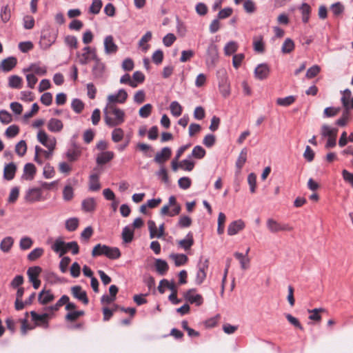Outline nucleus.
I'll use <instances>...</instances> for the list:
<instances>
[{
    "mask_svg": "<svg viewBox=\"0 0 353 353\" xmlns=\"http://www.w3.org/2000/svg\"><path fill=\"white\" fill-rule=\"evenodd\" d=\"M192 183V181L189 177L183 176L179 179L178 184L179 186L183 190L188 189Z\"/></svg>",
    "mask_w": 353,
    "mask_h": 353,
    "instance_id": "774afa93",
    "label": "nucleus"
},
{
    "mask_svg": "<svg viewBox=\"0 0 353 353\" xmlns=\"http://www.w3.org/2000/svg\"><path fill=\"white\" fill-rule=\"evenodd\" d=\"M194 168V162L189 160L184 159L180 161V168L185 171L190 172Z\"/></svg>",
    "mask_w": 353,
    "mask_h": 353,
    "instance_id": "bf43d9fd",
    "label": "nucleus"
},
{
    "mask_svg": "<svg viewBox=\"0 0 353 353\" xmlns=\"http://www.w3.org/2000/svg\"><path fill=\"white\" fill-rule=\"evenodd\" d=\"M114 154L111 151L103 152L97 158V163L102 165L107 163L114 158Z\"/></svg>",
    "mask_w": 353,
    "mask_h": 353,
    "instance_id": "a878e982",
    "label": "nucleus"
},
{
    "mask_svg": "<svg viewBox=\"0 0 353 353\" xmlns=\"http://www.w3.org/2000/svg\"><path fill=\"white\" fill-rule=\"evenodd\" d=\"M71 294L74 298L82 302L84 305H88L89 299L87 293L80 285H74L71 288Z\"/></svg>",
    "mask_w": 353,
    "mask_h": 353,
    "instance_id": "9b49d317",
    "label": "nucleus"
},
{
    "mask_svg": "<svg viewBox=\"0 0 353 353\" xmlns=\"http://www.w3.org/2000/svg\"><path fill=\"white\" fill-rule=\"evenodd\" d=\"M103 6L101 0H92V4L89 8V12L94 14L99 13Z\"/></svg>",
    "mask_w": 353,
    "mask_h": 353,
    "instance_id": "09e8293b",
    "label": "nucleus"
},
{
    "mask_svg": "<svg viewBox=\"0 0 353 353\" xmlns=\"http://www.w3.org/2000/svg\"><path fill=\"white\" fill-rule=\"evenodd\" d=\"M41 198V190L37 188L28 190L25 196L26 201L30 203L40 201Z\"/></svg>",
    "mask_w": 353,
    "mask_h": 353,
    "instance_id": "a211bd4d",
    "label": "nucleus"
},
{
    "mask_svg": "<svg viewBox=\"0 0 353 353\" xmlns=\"http://www.w3.org/2000/svg\"><path fill=\"white\" fill-rule=\"evenodd\" d=\"M353 96H352V92L349 89H346L343 92V96L341 97V102L345 109L350 110V101H351V99H352Z\"/></svg>",
    "mask_w": 353,
    "mask_h": 353,
    "instance_id": "4c0bfd02",
    "label": "nucleus"
},
{
    "mask_svg": "<svg viewBox=\"0 0 353 353\" xmlns=\"http://www.w3.org/2000/svg\"><path fill=\"white\" fill-rule=\"evenodd\" d=\"M296 101V97L288 96L284 98H278L276 99V104L280 106L288 107L293 104Z\"/></svg>",
    "mask_w": 353,
    "mask_h": 353,
    "instance_id": "c9c22d12",
    "label": "nucleus"
},
{
    "mask_svg": "<svg viewBox=\"0 0 353 353\" xmlns=\"http://www.w3.org/2000/svg\"><path fill=\"white\" fill-rule=\"evenodd\" d=\"M104 49L107 54H115L118 50V46L114 42V38L112 35L107 36L104 39Z\"/></svg>",
    "mask_w": 353,
    "mask_h": 353,
    "instance_id": "f3484780",
    "label": "nucleus"
},
{
    "mask_svg": "<svg viewBox=\"0 0 353 353\" xmlns=\"http://www.w3.org/2000/svg\"><path fill=\"white\" fill-rule=\"evenodd\" d=\"M294 48L295 44L292 39L287 38L282 45L281 52L283 54H290L294 51Z\"/></svg>",
    "mask_w": 353,
    "mask_h": 353,
    "instance_id": "72a5a7b5",
    "label": "nucleus"
},
{
    "mask_svg": "<svg viewBox=\"0 0 353 353\" xmlns=\"http://www.w3.org/2000/svg\"><path fill=\"white\" fill-rule=\"evenodd\" d=\"M14 244V239L11 236L5 237L0 243V249L3 252H9Z\"/></svg>",
    "mask_w": 353,
    "mask_h": 353,
    "instance_id": "c756f323",
    "label": "nucleus"
},
{
    "mask_svg": "<svg viewBox=\"0 0 353 353\" xmlns=\"http://www.w3.org/2000/svg\"><path fill=\"white\" fill-rule=\"evenodd\" d=\"M270 67L266 63H261L254 70V77L259 80H264L269 77Z\"/></svg>",
    "mask_w": 353,
    "mask_h": 353,
    "instance_id": "ddd939ff",
    "label": "nucleus"
},
{
    "mask_svg": "<svg viewBox=\"0 0 353 353\" xmlns=\"http://www.w3.org/2000/svg\"><path fill=\"white\" fill-rule=\"evenodd\" d=\"M17 60L15 57H8L3 59L0 65V68L4 72H9L17 65Z\"/></svg>",
    "mask_w": 353,
    "mask_h": 353,
    "instance_id": "6ab92c4d",
    "label": "nucleus"
},
{
    "mask_svg": "<svg viewBox=\"0 0 353 353\" xmlns=\"http://www.w3.org/2000/svg\"><path fill=\"white\" fill-rule=\"evenodd\" d=\"M253 47L254 50L259 53H263L265 51L264 43L263 41V37L259 36L255 37L253 39Z\"/></svg>",
    "mask_w": 353,
    "mask_h": 353,
    "instance_id": "f704fd0d",
    "label": "nucleus"
},
{
    "mask_svg": "<svg viewBox=\"0 0 353 353\" xmlns=\"http://www.w3.org/2000/svg\"><path fill=\"white\" fill-rule=\"evenodd\" d=\"M103 112L105 123L110 128L120 125L125 121L124 111L114 104H107Z\"/></svg>",
    "mask_w": 353,
    "mask_h": 353,
    "instance_id": "f257e3e1",
    "label": "nucleus"
},
{
    "mask_svg": "<svg viewBox=\"0 0 353 353\" xmlns=\"http://www.w3.org/2000/svg\"><path fill=\"white\" fill-rule=\"evenodd\" d=\"M238 44L235 41H230L228 42L225 46L224 47V52L227 56H230L234 54L238 50Z\"/></svg>",
    "mask_w": 353,
    "mask_h": 353,
    "instance_id": "c03bdc74",
    "label": "nucleus"
},
{
    "mask_svg": "<svg viewBox=\"0 0 353 353\" xmlns=\"http://www.w3.org/2000/svg\"><path fill=\"white\" fill-rule=\"evenodd\" d=\"M266 225L268 230L272 233L288 231L293 230V227L288 223L278 222L273 219H268L266 221Z\"/></svg>",
    "mask_w": 353,
    "mask_h": 353,
    "instance_id": "20e7f679",
    "label": "nucleus"
},
{
    "mask_svg": "<svg viewBox=\"0 0 353 353\" xmlns=\"http://www.w3.org/2000/svg\"><path fill=\"white\" fill-rule=\"evenodd\" d=\"M33 244V241L29 237H23L20 240L19 246L21 250H26L30 249Z\"/></svg>",
    "mask_w": 353,
    "mask_h": 353,
    "instance_id": "338daca9",
    "label": "nucleus"
},
{
    "mask_svg": "<svg viewBox=\"0 0 353 353\" xmlns=\"http://www.w3.org/2000/svg\"><path fill=\"white\" fill-rule=\"evenodd\" d=\"M134 236V231L129 227H125L122 232V238L124 242L130 243L132 241Z\"/></svg>",
    "mask_w": 353,
    "mask_h": 353,
    "instance_id": "de8ad7c7",
    "label": "nucleus"
},
{
    "mask_svg": "<svg viewBox=\"0 0 353 353\" xmlns=\"http://www.w3.org/2000/svg\"><path fill=\"white\" fill-rule=\"evenodd\" d=\"M155 268L158 273L161 275H164L169 269L168 263L160 259H156Z\"/></svg>",
    "mask_w": 353,
    "mask_h": 353,
    "instance_id": "7c9ffc66",
    "label": "nucleus"
},
{
    "mask_svg": "<svg viewBox=\"0 0 353 353\" xmlns=\"http://www.w3.org/2000/svg\"><path fill=\"white\" fill-rule=\"evenodd\" d=\"M247 155H248V149L243 148L241 151L239 156L236 162V166L239 170H241L244 165L245 163L247 161Z\"/></svg>",
    "mask_w": 353,
    "mask_h": 353,
    "instance_id": "e433bc0d",
    "label": "nucleus"
},
{
    "mask_svg": "<svg viewBox=\"0 0 353 353\" xmlns=\"http://www.w3.org/2000/svg\"><path fill=\"white\" fill-rule=\"evenodd\" d=\"M172 155V150L168 147H165L162 150L157 152L154 157V161L159 164H163L167 161Z\"/></svg>",
    "mask_w": 353,
    "mask_h": 353,
    "instance_id": "4468645a",
    "label": "nucleus"
},
{
    "mask_svg": "<svg viewBox=\"0 0 353 353\" xmlns=\"http://www.w3.org/2000/svg\"><path fill=\"white\" fill-rule=\"evenodd\" d=\"M82 209L85 212H92L96 208V201L94 198H88L82 201Z\"/></svg>",
    "mask_w": 353,
    "mask_h": 353,
    "instance_id": "473e14b6",
    "label": "nucleus"
},
{
    "mask_svg": "<svg viewBox=\"0 0 353 353\" xmlns=\"http://www.w3.org/2000/svg\"><path fill=\"white\" fill-rule=\"evenodd\" d=\"M23 80L17 75H12L9 77V86L12 88L19 89L22 87Z\"/></svg>",
    "mask_w": 353,
    "mask_h": 353,
    "instance_id": "ea45409f",
    "label": "nucleus"
},
{
    "mask_svg": "<svg viewBox=\"0 0 353 353\" xmlns=\"http://www.w3.org/2000/svg\"><path fill=\"white\" fill-rule=\"evenodd\" d=\"M69 301L70 299L67 295H63L55 305L46 307L45 310L52 314L53 312L57 311L60 307L65 305Z\"/></svg>",
    "mask_w": 353,
    "mask_h": 353,
    "instance_id": "bb28decb",
    "label": "nucleus"
},
{
    "mask_svg": "<svg viewBox=\"0 0 353 353\" xmlns=\"http://www.w3.org/2000/svg\"><path fill=\"white\" fill-rule=\"evenodd\" d=\"M37 139L50 151H54L57 143L55 138H50L44 130H41L38 132Z\"/></svg>",
    "mask_w": 353,
    "mask_h": 353,
    "instance_id": "0eeeda50",
    "label": "nucleus"
},
{
    "mask_svg": "<svg viewBox=\"0 0 353 353\" xmlns=\"http://www.w3.org/2000/svg\"><path fill=\"white\" fill-rule=\"evenodd\" d=\"M19 132V128L16 125H12L9 126L6 130V135L9 138H12L16 137Z\"/></svg>",
    "mask_w": 353,
    "mask_h": 353,
    "instance_id": "69168bd1",
    "label": "nucleus"
},
{
    "mask_svg": "<svg viewBox=\"0 0 353 353\" xmlns=\"http://www.w3.org/2000/svg\"><path fill=\"white\" fill-rule=\"evenodd\" d=\"M24 71L32 72L38 75H44L47 72L46 67L41 66L39 63L31 64L28 68L25 69Z\"/></svg>",
    "mask_w": 353,
    "mask_h": 353,
    "instance_id": "2f4dec72",
    "label": "nucleus"
},
{
    "mask_svg": "<svg viewBox=\"0 0 353 353\" xmlns=\"http://www.w3.org/2000/svg\"><path fill=\"white\" fill-rule=\"evenodd\" d=\"M79 225V221L77 218H72L67 220L65 228L68 231H74Z\"/></svg>",
    "mask_w": 353,
    "mask_h": 353,
    "instance_id": "0e129e2a",
    "label": "nucleus"
},
{
    "mask_svg": "<svg viewBox=\"0 0 353 353\" xmlns=\"http://www.w3.org/2000/svg\"><path fill=\"white\" fill-rule=\"evenodd\" d=\"M234 256L236 259L239 260L241 267L243 270H247L249 268L250 259L248 257L239 252H235Z\"/></svg>",
    "mask_w": 353,
    "mask_h": 353,
    "instance_id": "a19ab883",
    "label": "nucleus"
},
{
    "mask_svg": "<svg viewBox=\"0 0 353 353\" xmlns=\"http://www.w3.org/2000/svg\"><path fill=\"white\" fill-rule=\"evenodd\" d=\"M321 71V68L317 65H314L312 67H310L306 72L305 77L307 79H312L318 75V74Z\"/></svg>",
    "mask_w": 353,
    "mask_h": 353,
    "instance_id": "052dcab7",
    "label": "nucleus"
},
{
    "mask_svg": "<svg viewBox=\"0 0 353 353\" xmlns=\"http://www.w3.org/2000/svg\"><path fill=\"white\" fill-rule=\"evenodd\" d=\"M196 291L194 288L190 289L185 292L184 298L190 303L199 306L203 304V299L201 294H196Z\"/></svg>",
    "mask_w": 353,
    "mask_h": 353,
    "instance_id": "1a4fd4ad",
    "label": "nucleus"
},
{
    "mask_svg": "<svg viewBox=\"0 0 353 353\" xmlns=\"http://www.w3.org/2000/svg\"><path fill=\"white\" fill-rule=\"evenodd\" d=\"M24 173L28 175L27 179H32L36 172V168L32 163H26L24 166Z\"/></svg>",
    "mask_w": 353,
    "mask_h": 353,
    "instance_id": "3c124183",
    "label": "nucleus"
},
{
    "mask_svg": "<svg viewBox=\"0 0 353 353\" xmlns=\"http://www.w3.org/2000/svg\"><path fill=\"white\" fill-rule=\"evenodd\" d=\"M53 152H51L48 150V151H46L43 149H42L41 147L37 145L35 147V157L34 160L39 163H42V161L39 159V156L40 154H42L45 156L46 159H49L50 156L52 155Z\"/></svg>",
    "mask_w": 353,
    "mask_h": 353,
    "instance_id": "58836bf2",
    "label": "nucleus"
},
{
    "mask_svg": "<svg viewBox=\"0 0 353 353\" xmlns=\"http://www.w3.org/2000/svg\"><path fill=\"white\" fill-rule=\"evenodd\" d=\"M83 314V311H74L72 312H69L65 315V320L68 321L73 322Z\"/></svg>",
    "mask_w": 353,
    "mask_h": 353,
    "instance_id": "e2e57ef3",
    "label": "nucleus"
},
{
    "mask_svg": "<svg viewBox=\"0 0 353 353\" xmlns=\"http://www.w3.org/2000/svg\"><path fill=\"white\" fill-rule=\"evenodd\" d=\"M81 155V151L77 148L69 149L66 152V157L70 162L76 161Z\"/></svg>",
    "mask_w": 353,
    "mask_h": 353,
    "instance_id": "37998d69",
    "label": "nucleus"
},
{
    "mask_svg": "<svg viewBox=\"0 0 353 353\" xmlns=\"http://www.w3.org/2000/svg\"><path fill=\"white\" fill-rule=\"evenodd\" d=\"M299 10L301 12L303 22L304 23H307L309 21L310 16L312 12L310 6L307 3H303Z\"/></svg>",
    "mask_w": 353,
    "mask_h": 353,
    "instance_id": "cd10ccee",
    "label": "nucleus"
},
{
    "mask_svg": "<svg viewBox=\"0 0 353 353\" xmlns=\"http://www.w3.org/2000/svg\"><path fill=\"white\" fill-rule=\"evenodd\" d=\"M65 43L72 49H77L78 48V40L76 37L72 35H68L64 39Z\"/></svg>",
    "mask_w": 353,
    "mask_h": 353,
    "instance_id": "4d7b16f0",
    "label": "nucleus"
},
{
    "mask_svg": "<svg viewBox=\"0 0 353 353\" xmlns=\"http://www.w3.org/2000/svg\"><path fill=\"white\" fill-rule=\"evenodd\" d=\"M54 299V296L50 290H43L39 294L38 301L42 305H46Z\"/></svg>",
    "mask_w": 353,
    "mask_h": 353,
    "instance_id": "aec40b11",
    "label": "nucleus"
},
{
    "mask_svg": "<svg viewBox=\"0 0 353 353\" xmlns=\"http://www.w3.org/2000/svg\"><path fill=\"white\" fill-rule=\"evenodd\" d=\"M102 255L105 256L110 259H117L121 256V252L117 248H112L99 243L93 248L92 256L97 257Z\"/></svg>",
    "mask_w": 353,
    "mask_h": 353,
    "instance_id": "7ed1b4c3",
    "label": "nucleus"
},
{
    "mask_svg": "<svg viewBox=\"0 0 353 353\" xmlns=\"http://www.w3.org/2000/svg\"><path fill=\"white\" fill-rule=\"evenodd\" d=\"M209 266V261L205 259L203 262H200L198 265V271L196 276V283L201 285L206 278L207 270Z\"/></svg>",
    "mask_w": 353,
    "mask_h": 353,
    "instance_id": "9d476101",
    "label": "nucleus"
},
{
    "mask_svg": "<svg viewBox=\"0 0 353 353\" xmlns=\"http://www.w3.org/2000/svg\"><path fill=\"white\" fill-rule=\"evenodd\" d=\"M83 52H77V58L78 61L81 65L88 64L90 60H94L97 56L95 48H92L90 46H86L83 49Z\"/></svg>",
    "mask_w": 353,
    "mask_h": 353,
    "instance_id": "39448f33",
    "label": "nucleus"
},
{
    "mask_svg": "<svg viewBox=\"0 0 353 353\" xmlns=\"http://www.w3.org/2000/svg\"><path fill=\"white\" fill-rule=\"evenodd\" d=\"M17 171V166L14 163H10L5 165L3 170V177L8 181L14 179Z\"/></svg>",
    "mask_w": 353,
    "mask_h": 353,
    "instance_id": "412c9836",
    "label": "nucleus"
},
{
    "mask_svg": "<svg viewBox=\"0 0 353 353\" xmlns=\"http://www.w3.org/2000/svg\"><path fill=\"white\" fill-rule=\"evenodd\" d=\"M93 234V229L88 226L81 232V239L82 241L87 243Z\"/></svg>",
    "mask_w": 353,
    "mask_h": 353,
    "instance_id": "680f3d73",
    "label": "nucleus"
},
{
    "mask_svg": "<svg viewBox=\"0 0 353 353\" xmlns=\"http://www.w3.org/2000/svg\"><path fill=\"white\" fill-rule=\"evenodd\" d=\"M338 129L333 128L327 125H323L321 129V134L323 137H337Z\"/></svg>",
    "mask_w": 353,
    "mask_h": 353,
    "instance_id": "393cba45",
    "label": "nucleus"
},
{
    "mask_svg": "<svg viewBox=\"0 0 353 353\" xmlns=\"http://www.w3.org/2000/svg\"><path fill=\"white\" fill-rule=\"evenodd\" d=\"M94 61V64L92 70V75L96 79L103 77L105 69V64L98 57H97Z\"/></svg>",
    "mask_w": 353,
    "mask_h": 353,
    "instance_id": "2eb2a0df",
    "label": "nucleus"
},
{
    "mask_svg": "<svg viewBox=\"0 0 353 353\" xmlns=\"http://www.w3.org/2000/svg\"><path fill=\"white\" fill-rule=\"evenodd\" d=\"M205 150L201 146L196 145L193 148L191 157L201 159L205 157Z\"/></svg>",
    "mask_w": 353,
    "mask_h": 353,
    "instance_id": "864d4df0",
    "label": "nucleus"
},
{
    "mask_svg": "<svg viewBox=\"0 0 353 353\" xmlns=\"http://www.w3.org/2000/svg\"><path fill=\"white\" fill-rule=\"evenodd\" d=\"M170 109L173 116L178 117L182 114V106L177 101H172L170 103Z\"/></svg>",
    "mask_w": 353,
    "mask_h": 353,
    "instance_id": "49530a36",
    "label": "nucleus"
},
{
    "mask_svg": "<svg viewBox=\"0 0 353 353\" xmlns=\"http://www.w3.org/2000/svg\"><path fill=\"white\" fill-rule=\"evenodd\" d=\"M194 238L192 232H189L185 239H181L177 242L179 246L185 250H188L194 245Z\"/></svg>",
    "mask_w": 353,
    "mask_h": 353,
    "instance_id": "4be33fe9",
    "label": "nucleus"
},
{
    "mask_svg": "<svg viewBox=\"0 0 353 353\" xmlns=\"http://www.w3.org/2000/svg\"><path fill=\"white\" fill-rule=\"evenodd\" d=\"M44 252V250L41 248H37L32 250L28 255V260L34 261L41 257Z\"/></svg>",
    "mask_w": 353,
    "mask_h": 353,
    "instance_id": "8fccbe9b",
    "label": "nucleus"
},
{
    "mask_svg": "<svg viewBox=\"0 0 353 353\" xmlns=\"http://www.w3.org/2000/svg\"><path fill=\"white\" fill-rule=\"evenodd\" d=\"M127 98L128 93L126 91L123 89H120L117 94L108 95L107 98L108 104L124 103Z\"/></svg>",
    "mask_w": 353,
    "mask_h": 353,
    "instance_id": "f8f14e48",
    "label": "nucleus"
},
{
    "mask_svg": "<svg viewBox=\"0 0 353 353\" xmlns=\"http://www.w3.org/2000/svg\"><path fill=\"white\" fill-rule=\"evenodd\" d=\"M52 249L54 252L59 253V256H62L69 250L72 251V254H77L79 252V247L76 241L65 243L61 239L55 240Z\"/></svg>",
    "mask_w": 353,
    "mask_h": 353,
    "instance_id": "f03ea898",
    "label": "nucleus"
},
{
    "mask_svg": "<svg viewBox=\"0 0 353 353\" xmlns=\"http://www.w3.org/2000/svg\"><path fill=\"white\" fill-rule=\"evenodd\" d=\"M27 151V144L25 141H19L15 146V152L19 157H23Z\"/></svg>",
    "mask_w": 353,
    "mask_h": 353,
    "instance_id": "5fc2aeb1",
    "label": "nucleus"
},
{
    "mask_svg": "<svg viewBox=\"0 0 353 353\" xmlns=\"http://www.w3.org/2000/svg\"><path fill=\"white\" fill-rule=\"evenodd\" d=\"M152 110V105L147 103L139 109V114L142 118H148L151 114Z\"/></svg>",
    "mask_w": 353,
    "mask_h": 353,
    "instance_id": "6e6d98bb",
    "label": "nucleus"
},
{
    "mask_svg": "<svg viewBox=\"0 0 353 353\" xmlns=\"http://www.w3.org/2000/svg\"><path fill=\"white\" fill-rule=\"evenodd\" d=\"M71 106H72V110L76 113L79 114L82 112V110L84 108V103H83V101L81 100H80L79 99H74L72 101Z\"/></svg>",
    "mask_w": 353,
    "mask_h": 353,
    "instance_id": "13d9d810",
    "label": "nucleus"
},
{
    "mask_svg": "<svg viewBox=\"0 0 353 353\" xmlns=\"http://www.w3.org/2000/svg\"><path fill=\"white\" fill-rule=\"evenodd\" d=\"M123 137H124V132L120 128H115L112 132V140L114 143H118V142L121 141L123 139Z\"/></svg>",
    "mask_w": 353,
    "mask_h": 353,
    "instance_id": "603ef678",
    "label": "nucleus"
},
{
    "mask_svg": "<svg viewBox=\"0 0 353 353\" xmlns=\"http://www.w3.org/2000/svg\"><path fill=\"white\" fill-rule=\"evenodd\" d=\"M63 125L61 120L52 118L48 123V129L52 132H60L63 129Z\"/></svg>",
    "mask_w": 353,
    "mask_h": 353,
    "instance_id": "b1692460",
    "label": "nucleus"
},
{
    "mask_svg": "<svg viewBox=\"0 0 353 353\" xmlns=\"http://www.w3.org/2000/svg\"><path fill=\"white\" fill-rule=\"evenodd\" d=\"M100 189L99 176L97 173H93L89 178V190L92 192H96Z\"/></svg>",
    "mask_w": 353,
    "mask_h": 353,
    "instance_id": "5701e85b",
    "label": "nucleus"
},
{
    "mask_svg": "<svg viewBox=\"0 0 353 353\" xmlns=\"http://www.w3.org/2000/svg\"><path fill=\"white\" fill-rule=\"evenodd\" d=\"M28 312L26 313V318L21 320V332L22 335H26L28 330H31L34 328V326L31 325L28 321Z\"/></svg>",
    "mask_w": 353,
    "mask_h": 353,
    "instance_id": "a18cd8bd",
    "label": "nucleus"
},
{
    "mask_svg": "<svg viewBox=\"0 0 353 353\" xmlns=\"http://www.w3.org/2000/svg\"><path fill=\"white\" fill-rule=\"evenodd\" d=\"M324 312L325 309L323 308H314L313 310H308V312L310 314L309 319L315 321H321V313Z\"/></svg>",
    "mask_w": 353,
    "mask_h": 353,
    "instance_id": "79ce46f5",
    "label": "nucleus"
},
{
    "mask_svg": "<svg viewBox=\"0 0 353 353\" xmlns=\"http://www.w3.org/2000/svg\"><path fill=\"white\" fill-rule=\"evenodd\" d=\"M41 271L42 269L39 266L30 267L27 271L29 281L32 283L34 289H38L41 285V281L38 279V276Z\"/></svg>",
    "mask_w": 353,
    "mask_h": 353,
    "instance_id": "6e6552de",
    "label": "nucleus"
},
{
    "mask_svg": "<svg viewBox=\"0 0 353 353\" xmlns=\"http://www.w3.org/2000/svg\"><path fill=\"white\" fill-rule=\"evenodd\" d=\"M245 228V223L241 219L231 222L228 227V234L230 236L236 234Z\"/></svg>",
    "mask_w": 353,
    "mask_h": 353,
    "instance_id": "dca6fc26",
    "label": "nucleus"
},
{
    "mask_svg": "<svg viewBox=\"0 0 353 353\" xmlns=\"http://www.w3.org/2000/svg\"><path fill=\"white\" fill-rule=\"evenodd\" d=\"M32 317V320L34 322L35 326H42L48 328L49 326V319L52 317V314L49 312L42 314H39L34 311L29 313Z\"/></svg>",
    "mask_w": 353,
    "mask_h": 353,
    "instance_id": "423d86ee",
    "label": "nucleus"
},
{
    "mask_svg": "<svg viewBox=\"0 0 353 353\" xmlns=\"http://www.w3.org/2000/svg\"><path fill=\"white\" fill-rule=\"evenodd\" d=\"M170 258L174 261L176 266H181L185 265L188 258L185 254H171Z\"/></svg>",
    "mask_w": 353,
    "mask_h": 353,
    "instance_id": "c85d7f7f",
    "label": "nucleus"
}]
</instances>
